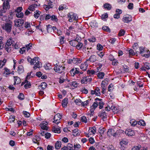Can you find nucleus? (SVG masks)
Instances as JSON below:
<instances>
[{
	"instance_id": "nucleus-1",
	"label": "nucleus",
	"mask_w": 150,
	"mask_h": 150,
	"mask_svg": "<svg viewBox=\"0 0 150 150\" xmlns=\"http://www.w3.org/2000/svg\"><path fill=\"white\" fill-rule=\"evenodd\" d=\"M27 60L31 65H34L33 67L34 69L35 70L37 68L40 67V62L39 61V58L38 57H35L33 59H32L30 57H28Z\"/></svg>"
},
{
	"instance_id": "nucleus-2",
	"label": "nucleus",
	"mask_w": 150,
	"mask_h": 150,
	"mask_svg": "<svg viewBox=\"0 0 150 150\" xmlns=\"http://www.w3.org/2000/svg\"><path fill=\"white\" fill-rule=\"evenodd\" d=\"M12 27V24L11 23H6L2 27V28L5 30L8 33H9L11 32V30Z\"/></svg>"
},
{
	"instance_id": "nucleus-3",
	"label": "nucleus",
	"mask_w": 150,
	"mask_h": 150,
	"mask_svg": "<svg viewBox=\"0 0 150 150\" xmlns=\"http://www.w3.org/2000/svg\"><path fill=\"white\" fill-rule=\"evenodd\" d=\"M65 67L64 66L57 65L54 68V70L56 72L62 73L64 72Z\"/></svg>"
},
{
	"instance_id": "nucleus-4",
	"label": "nucleus",
	"mask_w": 150,
	"mask_h": 150,
	"mask_svg": "<svg viewBox=\"0 0 150 150\" xmlns=\"http://www.w3.org/2000/svg\"><path fill=\"white\" fill-rule=\"evenodd\" d=\"M68 17L69 18V21L70 22H72L73 21H76L78 19V17L76 16V15L72 13H69Z\"/></svg>"
},
{
	"instance_id": "nucleus-5",
	"label": "nucleus",
	"mask_w": 150,
	"mask_h": 150,
	"mask_svg": "<svg viewBox=\"0 0 150 150\" xmlns=\"http://www.w3.org/2000/svg\"><path fill=\"white\" fill-rule=\"evenodd\" d=\"M127 140L125 139H122L120 142V149L121 150H124L126 146V145L128 144Z\"/></svg>"
},
{
	"instance_id": "nucleus-6",
	"label": "nucleus",
	"mask_w": 150,
	"mask_h": 150,
	"mask_svg": "<svg viewBox=\"0 0 150 150\" xmlns=\"http://www.w3.org/2000/svg\"><path fill=\"white\" fill-rule=\"evenodd\" d=\"M61 118L62 115L59 113L57 114L54 117L53 122L57 124H58L60 122Z\"/></svg>"
},
{
	"instance_id": "nucleus-7",
	"label": "nucleus",
	"mask_w": 150,
	"mask_h": 150,
	"mask_svg": "<svg viewBox=\"0 0 150 150\" xmlns=\"http://www.w3.org/2000/svg\"><path fill=\"white\" fill-rule=\"evenodd\" d=\"M132 20V16L129 15H125L122 18V21L125 23H128Z\"/></svg>"
},
{
	"instance_id": "nucleus-8",
	"label": "nucleus",
	"mask_w": 150,
	"mask_h": 150,
	"mask_svg": "<svg viewBox=\"0 0 150 150\" xmlns=\"http://www.w3.org/2000/svg\"><path fill=\"white\" fill-rule=\"evenodd\" d=\"M47 5H43V8L46 10H47L49 9L52 8L54 6L53 2L50 1H47Z\"/></svg>"
},
{
	"instance_id": "nucleus-9",
	"label": "nucleus",
	"mask_w": 150,
	"mask_h": 150,
	"mask_svg": "<svg viewBox=\"0 0 150 150\" xmlns=\"http://www.w3.org/2000/svg\"><path fill=\"white\" fill-rule=\"evenodd\" d=\"M24 23V21L22 19H18L15 21V26L20 27L22 26Z\"/></svg>"
},
{
	"instance_id": "nucleus-10",
	"label": "nucleus",
	"mask_w": 150,
	"mask_h": 150,
	"mask_svg": "<svg viewBox=\"0 0 150 150\" xmlns=\"http://www.w3.org/2000/svg\"><path fill=\"white\" fill-rule=\"evenodd\" d=\"M99 116L103 120V121H105L106 120L107 115L106 113L104 111V110H103L102 111L99 113Z\"/></svg>"
},
{
	"instance_id": "nucleus-11",
	"label": "nucleus",
	"mask_w": 150,
	"mask_h": 150,
	"mask_svg": "<svg viewBox=\"0 0 150 150\" xmlns=\"http://www.w3.org/2000/svg\"><path fill=\"white\" fill-rule=\"evenodd\" d=\"M79 69L78 68L74 67L70 71L71 75L74 76L76 74H79Z\"/></svg>"
},
{
	"instance_id": "nucleus-12",
	"label": "nucleus",
	"mask_w": 150,
	"mask_h": 150,
	"mask_svg": "<svg viewBox=\"0 0 150 150\" xmlns=\"http://www.w3.org/2000/svg\"><path fill=\"white\" fill-rule=\"evenodd\" d=\"M9 7V5L8 2L7 0L4 1L3 4V8L4 10H2V13H5L6 12V10L8 9Z\"/></svg>"
},
{
	"instance_id": "nucleus-13",
	"label": "nucleus",
	"mask_w": 150,
	"mask_h": 150,
	"mask_svg": "<svg viewBox=\"0 0 150 150\" xmlns=\"http://www.w3.org/2000/svg\"><path fill=\"white\" fill-rule=\"evenodd\" d=\"M97 60L96 56L95 55H91L90 57L86 60V61H90L91 62H96Z\"/></svg>"
},
{
	"instance_id": "nucleus-14",
	"label": "nucleus",
	"mask_w": 150,
	"mask_h": 150,
	"mask_svg": "<svg viewBox=\"0 0 150 150\" xmlns=\"http://www.w3.org/2000/svg\"><path fill=\"white\" fill-rule=\"evenodd\" d=\"M96 128L94 127H90L88 130L89 134L90 135H92L95 134L96 132Z\"/></svg>"
},
{
	"instance_id": "nucleus-15",
	"label": "nucleus",
	"mask_w": 150,
	"mask_h": 150,
	"mask_svg": "<svg viewBox=\"0 0 150 150\" xmlns=\"http://www.w3.org/2000/svg\"><path fill=\"white\" fill-rule=\"evenodd\" d=\"M38 6V5L36 4H33L30 6L28 8V9L30 11H33L35 10V8Z\"/></svg>"
},
{
	"instance_id": "nucleus-16",
	"label": "nucleus",
	"mask_w": 150,
	"mask_h": 150,
	"mask_svg": "<svg viewBox=\"0 0 150 150\" xmlns=\"http://www.w3.org/2000/svg\"><path fill=\"white\" fill-rule=\"evenodd\" d=\"M81 62V60L79 58H74L73 59V64L77 65Z\"/></svg>"
},
{
	"instance_id": "nucleus-17",
	"label": "nucleus",
	"mask_w": 150,
	"mask_h": 150,
	"mask_svg": "<svg viewBox=\"0 0 150 150\" xmlns=\"http://www.w3.org/2000/svg\"><path fill=\"white\" fill-rule=\"evenodd\" d=\"M87 62H85L84 63L82 64L80 66V68L83 71H86L88 67V65L87 63Z\"/></svg>"
},
{
	"instance_id": "nucleus-18",
	"label": "nucleus",
	"mask_w": 150,
	"mask_h": 150,
	"mask_svg": "<svg viewBox=\"0 0 150 150\" xmlns=\"http://www.w3.org/2000/svg\"><path fill=\"white\" fill-rule=\"evenodd\" d=\"M47 85L46 83L42 82L40 85L38 86V88L39 90H44L46 88Z\"/></svg>"
},
{
	"instance_id": "nucleus-19",
	"label": "nucleus",
	"mask_w": 150,
	"mask_h": 150,
	"mask_svg": "<svg viewBox=\"0 0 150 150\" xmlns=\"http://www.w3.org/2000/svg\"><path fill=\"white\" fill-rule=\"evenodd\" d=\"M14 42L13 39L11 38H10L8 40L6 45L8 46H11V45H12V46H13Z\"/></svg>"
},
{
	"instance_id": "nucleus-20",
	"label": "nucleus",
	"mask_w": 150,
	"mask_h": 150,
	"mask_svg": "<svg viewBox=\"0 0 150 150\" xmlns=\"http://www.w3.org/2000/svg\"><path fill=\"white\" fill-rule=\"evenodd\" d=\"M125 133L128 136H132L134 134V131L131 129L126 130Z\"/></svg>"
},
{
	"instance_id": "nucleus-21",
	"label": "nucleus",
	"mask_w": 150,
	"mask_h": 150,
	"mask_svg": "<svg viewBox=\"0 0 150 150\" xmlns=\"http://www.w3.org/2000/svg\"><path fill=\"white\" fill-rule=\"evenodd\" d=\"M118 11H119V12L118 13H117L115 14L114 16V17L115 18L118 19L120 17V14L122 13V11L121 10H120L119 9H117L116 10V13H117Z\"/></svg>"
},
{
	"instance_id": "nucleus-22",
	"label": "nucleus",
	"mask_w": 150,
	"mask_h": 150,
	"mask_svg": "<svg viewBox=\"0 0 150 150\" xmlns=\"http://www.w3.org/2000/svg\"><path fill=\"white\" fill-rule=\"evenodd\" d=\"M14 85L16 84H18L21 82L20 79L18 76H14Z\"/></svg>"
},
{
	"instance_id": "nucleus-23",
	"label": "nucleus",
	"mask_w": 150,
	"mask_h": 150,
	"mask_svg": "<svg viewBox=\"0 0 150 150\" xmlns=\"http://www.w3.org/2000/svg\"><path fill=\"white\" fill-rule=\"evenodd\" d=\"M78 41L77 40H71L69 44L70 45L73 47H76V44L78 43Z\"/></svg>"
},
{
	"instance_id": "nucleus-24",
	"label": "nucleus",
	"mask_w": 150,
	"mask_h": 150,
	"mask_svg": "<svg viewBox=\"0 0 150 150\" xmlns=\"http://www.w3.org/2000/svg\"><path fill=\"white\" fill-rule=\"evenodd\" d=\"M25 83H26V84L24 85V87L25 88H30L31 86L30 83L28 82L27 79L25 80Z\"/></svg>"
},
{
	"instance_id": "nucleus-25",
	"label": "nucleus",
	"mask_w": 150,
	"mask_h": 150,
	"mask_svg": "<svg viewBox=\"0 0 150 150\" xmlns=\"http://www.w3.org/2000/svg\"><path fill=\"white\" fill-rule=\"evenodd\" d=\"M6 61L7 60L5 59H4L3 61H0V69L2 68L5 65V64L6 62Z\"/></svg>"
},
{
	"instance_id": "nucleus-26",
	"label": "nucleus",
	"mask_w": 150,
	"mask_h": 150,
	"mask_svg": "<svg viewBox=\"0 0 150 150\" xmlns=\"http://www.w3.org/2000/svg\"><path fill=\"white\" fill-rule=\"evenodd\" d=\"M23 68L22 66L20 65L18 67L17 71L18 73L20 74L23 72Z\"/></svg>"
},
{
	"instance_id": "nucleus-27",
	"label": "nucleus",
	"mask_w": 150,
	"mask_h": 150,
	"mask_svg": "<svg viewBox=\"0 0 150 150\" xmlns=\"http://www.w3.org/2000/svg\"><path fill=\"white\" fill-rule=\"evenodd\" d=\"M104 7L108 10H110L111 8V6L108 3H106L104 4Z\"/></svg>"
},
{
	"instance_id": "nucleus-28",
	"label": "nucleus",
	"mask_w": 150,
	"mask_h": 150,
	"mask_svg": "<svg viewBox=\"0 0 150 150\" xmlns=\"http://www.w3.org/2000/svg\"><path fill=\"white\" fill-rule=\"evenodd\" d=\"M61 146V142L60 141H57L55 143V147L57 149H59Z\"/></svg>"
},
{
	"instance_id": "nucleus-29",
	"label": "nucleus",
	"mask_w": 150,
	"mask_h": 150,
	"mask_svg": "<svg viewBox=\"0 0 150 150\" xmlns=\"http://www.w3.org/2000/svg\"><path fill=\"white\" fill-rule=\"evenodd\" d=\"M83 45V44L81 42L78 41V43L76 44V45L75 47H76L77 49L79 50L81 48Z\"/></svg>"
},
{
	"instance_id": "nucleus-30",
	"label": "nucleus",
	"mask_w": 150,
	"mask_h": 150,
	"mask_svg": "<svg viewBox=\"0 0 150 150\" xmlns=\"http://www.w3.org/2000/svg\"><path fill=\"white\" fill-rule=\"evenodd\" d=\"M68 99L67 98H64L62 101V105L63 107H64L67 106L68 103Z\"/></svg>"
},
{
	"instance_id": "nucleus-31",
	"label": "nucleus",
	"mask_w": 150,
	"mask_h": 150,
	"mask_svg": "<svg viewBox=\"0 0 150 150\" xmlns=\"http://www.w3.org/2000/svg\"><path fill=\"white\" fill-rule=\"evenodd\" d=\"M40 12L38 11V10H36L35 12V14L34 15V17L35 18H38L40 14Z\"/></svg>"
},
{
	"instance_id": "nucleus-32",
	"label": "nucleus",
	"mask_w": 150,
	"mask_h": 150,
	"mask_svg": "<svg viewBox=\"0 0 150 150\" xmlns=\"http://www.w3.org/2000/svg\"><path fill=\"white\" fill-rule=\"evenodd\" d=\"M114 132V130L113 129H109L107 132V134L108 136H110L112 135Z\"/></svg>"
},
{
	"instance_id": "nucleus-33",
	"label": "nucleus",
	"mask_w": 150,
	"mask_h": 150,
	"mask_svg": "<svg viewBox=\"0 0 150 150\" xmlns=\"http://www.w3.org/2000/svg\"><path fill=\"white\" fill-rule=\"evenodd\" d=\"M105 74L103 72H100L98 73L97 76L99 79H103L104 76Z\"/></svg>"
},
{
	"instance_id": "nucleus-34",
	"label": "nucleus",
	"mask_w": 150,
	"mask_h": 150,
	"mask_svg": "<svg viewBox=\"0 0 150 150\" xmlns=\"http://www.w3.org/2000/svg\"><path fill=\"white\" fill-rule=\"evenodd\" d=\"M52 131L55 133H60V128L54 127L52 128Z\"/></svg>"
},
{
	"instance_id": "nucleus-35",
	"label": "nucleus",
	"mask_w": 150,
	"mask_h": 150,
	"mask_svg": "<svg viewBox=\"0 0 150 150\" xmlns=\"http://www.w3.org/2000/svg\"><path fill=\"white\" fill-rule=\"evenodd\" d=\"M15 120V116H10L8 121L10 122H13Z\"/></svg>"
},
{
	"instance_id": "nucleus-36",
	"label": "nucleus",
	"mask_w": 150,
	"mask_h": 150,
	"mask_svg": "<svg viewBox=\"0 0 150 150\" xmlns=\"http://www.w3.org/2000/svg\"><path fill=\"white\" fill-rule=\"evenodd\" d=\"M102 29L103 30H104L106 32H108L109 33H110V29L109 28L108 26L104 25L102 27Z\"/></svg>"
},
{
	"instance_id": "nucleus-37",
	"label": "nucleus",
	"mask_w": 150,
	"mask_h": 150,
	"mask_svg": "<svg viewBox=\"0 0 150 150\" xmlns=\"http://www.w3.org/2000/svg\"><path fill=\"white\" fill-rule=\"evenodd\" d=\"M74 102L76 105H81L82 103V102L79 99H76L74 101Z\"/></svg>"
},
{
	"instance_id": "nucleus-38",
	"label": "nucleus",
	"mask_w": 150,
	"mask_h": 150,
	"mask_svg": "<svg viewBox=\"0 0 150 150\" xmlns=\"http://www.w3.org/2000/svg\"><path fill=\"white\" fill-rule=\"evenodd\" d=\"M125 33V31L124 29H121L119 31L118 33V36H121L124 35Z\"/></svg>"
},
{
	"instance_id": "nucleus-39",
	"label": "nucleus",
	"mask_w": 150,
	"mask_h": 150,
	"mask_svg": "<svg viewBox=\"0 0 150 150\" xmlns=\"http://www.w3.org/2000/svg\"><path fill=\"white\" fill-rule=\"evenodd\" d=\"M16 16L18 18H22L23 17L24 14L23 13L21 12L17 13L16 14Z\"/></svg>"
},
{
	"instance_id": "nucleus-40",
	"label": "nucleus",
	"mask_w": 150,
	"mask_h": 150,
	"mask_svg": "<svg viewBox=\"0 0 150 150\" xmlns=\"http://www.w3.org/2000/svg\"><path fill=\"white\" fill-rule=\"evenodd\" d=\"M138 124L139 125L144 126L145 125V123L144 120H141L138 122Z\"/></svg>"
},
{
	"instance_id": "nucleus-41",
	"label": "nucleus",
	"mask_w": 150,
	"mask_h": 150,
	"mask_svg": "<svg viewBox=\"0 0 150 150\" xmlns=\"http://www.w3.org/2000/svg\"><path fill=\"white\" fill-rule=\"evenodd\" d=\"M10 46H8L6 45H5L4 48L5 50L7 52H10L11 50V47Z\"/></svg>"
},
{
	"instance_id": "nucleus-42",
	"label": "nucleus",
	"mask_w": 150,
	"mask_h": 150,
	"mask_svg": "<svg viewBox=\"0 0 150 150\" xmlns=\"http://www.w3.org/2000/svg\"><path fill=\"white\" fill-rule=\"evenodd\" d=\"M46 124L45 125L44 123H42L40 124V126L41 128L43 130H47V127L46 126Z\"/></svg>"
},
{
	"instance_id": "nucleus-43",
	"label": "nucleus",
	"mask_w": 150,
	"mask_h": 150,
	"mask_svg": "<svg viewBox=\"0 0 150 150\" xmlns=\"http://www.w3.org/2000/svg\"><path fill=\"white\" fill-rule=\"evenodd\" d=\"M98 106H99V108L100 109H101L103 108V105L104 104V102L101 101L100 102H98Z\"/></svg>"
},
{
	"instance_id": "nucleus-44",
	"label": "nucleus",
	"mask_w": 150,
	"mask_h": 150,
	"mask_svg": "<svg viewBox=\"0 0 150 150\" xmlns=\"http://www.w3.org/2000/svg\"><path fill=\"white\" fill-rule=\"evenodd\" d=\"M144 66L147 69H150V63L146 62L144 63Z\"/></svg>"
},
{
	"instance_id": "nucleus-45",
	"label": "nucleus",
	"mask_w": 150,
	"mask_h": 150,
	"mask_svg": "<svg viewBox=\"0 0 150 150\" xmlns=\"http://www.w3.org/2000/svg\"><path fill=\"white\" fill-rule=\"evenodd\" d=\"M95 91L96 93V95L97 96H99L100 95V89L97 87L95 89Z\"/></svg>"
},
{
	"instance_id": "nucleus-46",
	"label": "nucleus",
	"mask_w": 150,
	"mask_h": 150,
	"mask_svg": "<svg viewBox=\"0 0 150 150\" xmlns=\"http://www.w3.org/2000/svg\"><path fill=\"white\" fill-rule=\"evenodd\" d=\"M90 101V100H88L84 102H82L81 105L84 107H85L88 104V103Z\"/></svg>"
},
{
	"instance_id": "nucleus-47",
	"label": "nucleus",
	"mask_w": 150,
	"mask_h": 150,
	"mask_svg": "<svg viewBox=\"0 0 150 150\" xmlns=\"http://www.w3.org/2000/svg\"><path fill=\"white\" fill-rule=\"evenodd\" d=\"M88 40L89 41L92 42H95L96 41V39L94 36L88 39Z\"/></svg>"
},
{
	"instance_id": "nucleus-48",
	"label": "nucleus",
	"mask_w": 150,
	"mask_h": 150,
	"mask_svg": "<svg viewBox=\"0 0 150 150\" xmlns=\"http://www.w3.org/2000/svg\"><path fill=\"white\" fill-rule=\"evenodd\" d=\"M23 10V8L21 7H18L15 11V12L17 13H19L21 12V11Z\"/></svg>"
},
{
	"instance_id": "nucleus-49",
	"label": "nucleus",
	"mask_w": 150,
	"mask_h": 150,
	"mask_svg": "<svg viewBox=\"0 0 150 150\" xmlns=\"http://www.w3.org/2000/svg\"><path fill=\"white\" fill-rule=\"evenodd\" d=\"M18 98L20 100H23L24 99V95L22 93H20L18 96Z\"/></svg>"
},
{
	"instance_id": "nucleus-50",
	"label": "nucleus",
	"mask_w": 150,
	"mask_h": 150,
	"mask_svg": "<svg viewBox=\"0 0 150 150\" xmlns=\"http://www.w3.org/2000/svg\"><path fill=\"white\" fill-rule=\"evenodd\" d=\"M74 149L76 150H78L81 147V146L79 144H74Z\"/></svg>"
},
{
	"instance_id": "nucleus-51",
	"label": "nucleus",
	"mask_w": 150,
	"mask_h": 150,
	"mask_svg": "<svg viewBox=\"0 0 150 150\" xmlns=\"http://www.w3.org/2000/svg\"><path fill=\"white\" fill-rule=\"evenodd\" d=\"M23 113L24 115L26 117H28L30 116V114L29 113L25 111H23Z\"/></svg>"
},
{
	"instance_id": "nucleus-52",
	"label": "nucleus",
	"mask_w": 150,
	"mask_h": 150,
	"mask_svg": "<svg viewBox=\"0 0 150 150\" xmlns=\"http://www.w3.org/2000/svg\"><path fill=\"white\" fill-rule=\"evenodd\" d=\"M129 56H133L135 54V53L132 49H130L129 51Z\"/></svg>"
},
{
	"instance_id": "nucleus-53",
	"label": "nucleus",
	"mask_w": 150,
	"mask_h": 150,
	"mask_svg": "<svg viewBox=\"0 0 150 150\" xmlns=\"http://www.w3.org/2000/svg\"><path fill=\"white\" fill-rule=\"evenodd\" d=\"M81 120L82 122H84L85 123H86L87 122V119L86 117L85 116H83L81 117Z\"/></svg>"
},
{
	"instance_id": "nucleus-54",
	"label": "nucleus",
	"mask_w": 150,
	"mask_h": 150,
	"mask_svg": "<svg viewBox=\"0 0 150 150\" xmlns=\"http://www.w3.org/2000/svg\"><path fill=\"white\" fill-rule=\"evenodd\" d=\"M105 129L104 128L101 127L99 128V132L100 134H103Z\"/></svg>"
},
{
	"instance_id": "nucleus-55",
	"label": "nucleus",
	"mask_w": 150,
	"mask_h": 150,
	"mask_svg": "<svg viewBox=\"0 0 150 150\" xmlns=\"http://www.w3.org/2000/svg\"><path fill=\"white\" fill-rule=\"evenodd\" d=\"M141 148L140 145L134 146L132 149V150H140Z\"/></svg>"
},
{
	"instance_id": "nucleus-56",
	"label": "nucleus",
	"mask_w": 150,
	"mask_h": 150,
	"mask_svg": "<svg viewBox=\"0 0 150 150\" xmlns=\"http://www.w3.org/2000/svg\"><path fill=\"white\" fill-rule=\"evenodd\" d=\"M87 76L84 77L82 78V79L81 80V83H84L85 82H87Z\"/></svg>"
},
{
	"instance_id": "nucleus-57",
	"label": "nucleus",
	"mask_w": 150,
	"mask_h": 150,
	"mask_svg": "<svg viewBox=\"0 0 150 150\" xmlns=\"http://www.w3.org/2000/svg\"><path fill=\"white\" fill-rule=\"evenodd\" d=\"M97 50H101L103 49V47L102 45L99 44H98L97 45Z\"/></svg>"
},
{
	"instance_id": "nucleus-58",
	"label": "nucleus",
	"mask_w": 150,
	"mask_h": 150,
	"mask_svg": "<svg viewBox=\"0 0 150 150\" xmlns=\"http://www.w3.org/2000/svg\"><path fill=\"white\" fill-rule=\"evenodd\" d=\"M137 121L133 120H131L130 121V123L132 125L135 126L137 124Z\"/></svg>"
},
{
	"instance_id": "nucleus-59",
	"label": "nucleus",
	"mask_w": 150,
	"mask_h": 150,
	"mask_svg": "<svg viewBox=\"0 0 150 150\" xmlns=\"http://www.w3.org/2000/svg\"><path fill=\"white\" fill-rule=\"evenodd\" d=\"M122 68L123 69V70L125 72H127L129 70V68L125 65L123 66Z\"/></svg>"
},
{
	"instance_id": "nucleus-60",
	"label": "nucleus",
	"mask_w": 150,
	"mask_h": 150,
	"mask_svg": "<svg viewBox=\"0 0 150 150\" xmlns=\"http://www.w3.org/2000/svg\"><path fill=\"white\" fill-rule=\"evenodd\" d=\"M113 85L112 84H110L108 87V91H112L113 89Z\"/></svg>"
},
{
	"instance_id": "nucleus-61",
	"label": "nucleus",
	"mask_w": 150,
	"mask_h": 150,
	"mask_svg": "<svg viewBox=\"0 0 150 150\" xmlns=\"http://www.w3.org/2000/svg\"><path fill=\"white\" fill-rule=\"evenodd\" d=\"M44 67L46 70H50L51 69V65L50 64H46L44 66Z\"/></svg>"
},
{
	"instance_id": "nucleus-62",
	"label": "nucleus",
	"mask_w": 150,
	"mask_h": 150,
	"mask_svg": "<svg viewBox=\"0 0 150 150\" xmlns=\"http://www.w3.org/2000/svg\"><path fill=\"white\" fill-rule=\"evenodd\" d=\"M51 20L52 21H58V19L56 16L54 15H52L51 17Z\"/></svg>"
},
{
	"instance_id": "nucleus-63",
	"label": "nucleus",
	"mask_w": 150,
	"mask_h": 150,
	"mask_svg": "<svg viewBox=\"0 0 150 150\" xmlns=\"http://www.w3.org/2000/svg\"><path fill=\"white\" fill-rule=\"evenodd\" d=\"M81 91L83 93L85 94H87L88 93V90L85 88L81 89Z\"/></svg>"
},
{
	"instance_id": "nucleus-64",
	"label": "nucleus",
	"mask_w": 150,
	"mask_h": 150,
	"mask_svg": "<svg viewBox=\"0 0 150 150\" xmlns=\"http://www.w3.org/2000/svg\"><path fill=\"white\" fill-rule=\"evenodd\" d=\"M114 105L112 103V101L111 100L109 101V102H108V106L109 107V108L111 109V108Z\"/></svg>"
}]
</instances>
